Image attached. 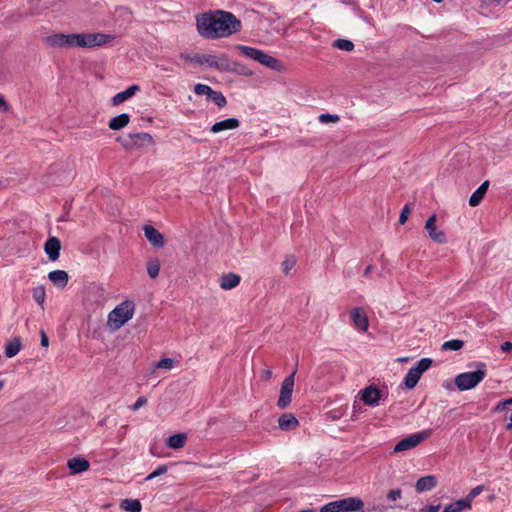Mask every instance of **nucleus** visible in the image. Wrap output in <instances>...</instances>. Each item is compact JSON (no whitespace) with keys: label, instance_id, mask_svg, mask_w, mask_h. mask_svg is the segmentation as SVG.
<instances>
[{"label":"nucleus","instance_id":"obj_48","mask_svg":"<svg viewBox=\"0 0 512 512\" xmlns=\"http://www.w3.org/2000/svg\"><path fill=\"white\" fill-rule=\"evenodd\" d=\"M236 71H238L240 74L245 75V76L252 75V72L242 65H239V69H236Z\"/></svg>","mask_w":512,"mask_h":512},{"label":"nucleus","instance_id":"obj_46","mask_svg":"<svg viewBox=\"0 0 512 512\" xmlns=\"http://www.w3.org/2000/svg\"><path fill=\"white\" fill-rule=\"evenodd\" d=\"M41 346L45 349L49 346V339L44 331H41Z\"/></svg>","mask_w":512,"mask_h":512},{"label":"nucleus","instance_id":"obj_30","mask_svg":"<svg viewBox=\"0 0 512 512\" xmlns=\"http://www.w3.org/2000/svg\"><path fill=\"white\" fill-rule=\"evenodd\" d=\"M147 273L151 278L158 277L160 273V261L157 258L150 259L147 263Z\"/></svg>","mask_w":512,"mask_h":512},{"label":"nucleus","instance_id":"obj_6","mask_svg":"<svg viewBox=\"0 0 512 512\" xmlns=\"http://www.w3.org/2000/svg\"><path fill=\"white\" fill-rule=\"evenodd\" d=\"M364 503L356 497H348L334 502H330L321 507L320 512H341V511H358L361 510Z\"/></svg>","mask_w":512,"mask_h":512},{"label":"nucleus","instance_id":"obj_8","mask_svg":"<svg viewBox=\"0 0 512 512\" xmlns=\"http://www.w3.org/2000/svg\"><path fill=\"white\" fill-rule=\"evenodd\" d=\"M431 435L429 430H424L414 434H410L407 437L400 440L394 447V452L399 453L415 448L421 442L426 440Z\"/></svg>","mask_w":512,"mask_h":512},{"label":"nucleus","instance_id":"obj_49","mask_svg":"<svg viewBox=\"0 0 512 512\" xmlns=\"http://www.w3.org/2000/svg\"><path fill=\"white\" fill-rule=\"evenodd\" d=\"M0 109L2 111H6L8 109V105L2 95H0Z\"/></svg>","mask_w":512,"mask_h":512},{"label":"nucleus","instance_id":"obj_58","mask_svg":"<svg viewBox=\"0 0 512 512\" xmlns=\"http://www.w3.org/2000/svg\"><path fill=\"white\" fill-rule=\"evenodd\" d=\"M192 58H193V57H190V56H187V57H186V59H187V60H189V61H192V60H191Z\"/></svg>","mask_w":512,"mask_h":512},{"label":"nucleus","instance_id":"obj_28","mask_svg":"<svg viewBox=\"0 0 512 512\" xmlns=\"http://www.w3.org/2000/svg\"><path fill=\"white\" fill-rule=\"evenodd\" d=\"M297 259L293 255H287L281 263V271L286 276L291 275L292 270L295 268Z\"/></svg>","mask_w":512,"mask_h":512},{"label":"nucleus","instance_id":"obj_43","mask_svg":"<svg viewBox=\"0 0 512 512\" xmlns=\"http://www.w3.org/2000/svg\"><path fill=\"white\" fill-rule=\"evenodd\" d=\"M402 492L400 489L390 490L387 494V498L390 501H396L401 498Z\"/></svg>","mask_w":512,"mask_h":512},{"label":"nucleus","instance_id":"obj_36","mask_svg":"<svg viewBox=\"0 0 512 512\" xmlns=\"http://www.w3.org/2000/svg\"><path fill=\"white\" fill-rule=\"evenodd\" d=\"M21 348L20 339L15 337L6 344L5 352H19Z\"/></svg>","mask_w":512,"mask_h":512},{"label":"nucleus","instance_id":"obj_19","mask_svg":"<svg viewBox=\"0 0 512 512\" xmlns=\"http://www.w3.org/2000/svg\"><path fill=\"white\" fill-rule=\"evenodd\" d=\"M240 125V122L236 118H227L225 120L216 122L212 125L211 131L213 133H219L225 130H233L238 128Z\"/></svg>","mask_w":512,"mask_h":512},{"label":"nucleus","instance_id":"obj_22","mask_svg":"<svg viewBox=\"0 0 512 512\" xmlns=\"http://www.w3.org/2000/svg\"><path fill=\"white\" fill-rule=\"evenodd\" d=\"M139 90H140V87L138 85L129 86L126 90L117 93L112 98V104L114 106L120 105L121 103L125 102L126 100H128L129 98L134 96L136 94V92H138Z\"/></svg>","mask_w":512,"mask_h":512},{"label":"nucleus","instance_id":"obj_53","mask_svg":"<svg viewBox=\"0 0 512 512\" xmlns=\"http://www.w3.org/2000/svg\"><path fill=\"white\" fill-rule=\"evenodd\" d=\"M398 362H406L408 361V358L407 357H403V358H399L397 359Z\"/></svg>","mask_w":512,"mask_h":512},{"label":"nucleus","instance_id":"obj_21","mask_svg":"<svg viewBox=\"0 0 512 512\" xmlns=\"http://www.w3.org/2000/svg\"><path fill=\"white\" fill-rule=\"evenodd\" d=\"M49 280L58 288H64L69 280V275L64 270H54L48 274Z\"/></svg>","mask_w":512,"mask_h":512},{"label":"nucleus","instance_id":"obj_15","mask_svg":"<svg viewBox=\"0 0 512 512\" xmlns=\"http://www.w3.org/2000/svg\"><path fill=\"white\" fill-rule=\"evenodd\" d=\"M61 250V242L57 237H50L44 244V251L49 260L56 261L59 259Z\"/></svg>","mask_w":512,"mask_h":512},{"label":"nucleus","instance_id":"obj_5","mask_svg":"<svg viewBox=\"0 0 512 512\" xmlns=\"http://www.w3.org/2000/svg\"><path fill=\"white\" fill-rule=\"evenodd\" d=\"M235 49L245 57L255 60L272 70L280 71L283 68L281 61L257 48L246 45H236Z\"/></svg>","mask_w":512,"mask_h":512},{"label":"nucleus","instance_id":"obj_13","mask_svg":"<svg viewBox=\"0 0 512 512\" xmlns=\"http://www.w3.org/2000/svg\"><path fill=\"white\" fill-rule=\"evenodd\" d=\"M360 399L368 406H376L381 398L378 387L370 385L359 392Z\"/></svg>","mask_w":512,"mask_h":512},{"label":"nucleus","instance_id":"obj_56","mask_svg":"<svg viewBox=\"0 0 512 512\" xmlns=\"http://www.w3.org/2000/svg\"><path fill=\"white\" fill-rule=\"evenodd\" d=\"M505 403L506 404H512V398L508 399Z\"/></svg>","mask_w":512,"mask_h":512},{"label":"nucleus","instance_id":"obj_16","mask_svg":"<svg viewBox=\"0 0 512 512\" xmlns=\"http://www.w3.org/2000/svg\"><path fill=\"white\" fill-rule=\"evenodd\" d=\"M241 277L236 273L223 274L219 278V286L223 290H232L240 284Z\"/></svg>","mask_w":512,"mask_h":512},{"label":"nucleus","instance_id":"obj_37","mask_svg":"<svg viewBox=\"0 0 512 512\" xmlns=\"http://www.w3.org/2000/svg\"><path fill=\"white\" fill-rule=\"evenodd\" d=\"M118 142L125 150H135L133 135L129 134L126 138H118Z\"/></svg>","mask_w":512,"mask_h":512},{"label":"nucleus","instance_id":"obj_32","mask_svg":"<svg viewBox=\"0 0 512 512\" xmlns=\"http://www.w3.org/2000/svg\"><path fill=\"white\" fill-rule=\"evenodd\" d=\"M32 296L33 299L39 304L43 305L45 298H46V292L45 288L42 285L36 286L32 290Z\"/></svg>","mask_w":512,"mask_h":512},{"label":"nucleus","instance_id":"obj_20","mask_svg":"<svg viewBox=\"0 0 512 512\" xmlns=\"http://www.w3.org/2000/svg\"><path fill=\"white\" fill-rule=\"evenodd\" d=\"M132 135L134 139L135 150L143 147L153 146L155 144L153 136L149 133L140 132Z\"/></svg>","mask_w":512,"mask_h":512},{"label":"nucleus","instance_id":"obj_26","mask_svg":"<svg viewBox=\"0 0 512 512\" xmlns=\"http://www.w3.org/2000/svg\"><path fill=\"white\" fill-rule=\"evenodd\" d=\"M186 440V434L178 433L170 436L166 441V445L171 449H180L184 447Z\"/></svg>","mask_w":512,"mask_h":512},{"label":"nucleus","instance_id":"obj_3","mask_svg":"<svg viewBox=\"0 0 512 512\" xmlns=\"http://www.w3.org/2000/svg\"><path fill=\"white\" fill-rule=\"evenodd\" d=\"M135 311L136 304L133 300H123L108 313L106 329L109 332L118 331L134 317Z\"/></svg>","mask_w":512,"mask_h":512},{"label":"nucleus","instance_id":"obj_41","mask_svg":"<svg viewBox=\"0 0 512 512\" xmlns=\"http://www.w3.org/2000/svg\"><path fill=\"white\" fill-rule=\"evenodd\" d=\"M338 120H339V117L337 115L321 114L319 116V121L321 123L337 122Z\"/></svg>","mask_w":512,"mask_h":512},{"label":"nucleus","instance_id":"obj_10","mask_svg":"<svg viewBox=\"0 0 512 512\" xmlns=\"http://www.w3.org/2000/svg\"><path fill=\"white\" fill-rule=\"evenodd\" d=\"M352 327L360 332L365 333L369 328V318L367 312L362 307H354L349 311Z\"/></svg>","mask_w":512,"mask_h":512},{"label":"nucleus","instance_id":"obj_51","mask_svg":"<svg viewBox=\"0 0 512 512\" xmlns=\"http://www.w3.org/2000/svg\"><path fill=\"white\" fill-rule=\"evenodd\" d=\"M371 271H372V265L367 266L364 271V275H366V276L369 275Z\"/></svg>","mask_w":512,"mask_h":512},{"label":"nucleus","instance_id":"obj_57","mask_svg":"<svg viewBox=\"0 0 512 512\" xmlns=\"http://www.w3.org/2000/svg\"><path fill=\"white\" fill-rule=\"evenodd\" d=\"M8 357H13L15 354H12V353H9V354H6Z\"/></svg>","mask_w":512,"mask_h":512},{"label":"nucleus","instance_id":"obj_12","mask_svg":"<svg viewBox=\"0 0 512 512\" xmlns=\"http://www.w3.org/2000/svg\"><path fill=\"white\" fill-rule=\"evenodd\" d=\"M425 230L427 231L431 240L436 243L444 244L447 242L446 234L443 230L436 227V216H430L425 223Z\"/></svg>","mask_w":512,"mask_h":512},{"label":"nucleus","instance_id":"obj_27","mask_svg":"<svg viewBox=\"0 0 512 512\" xmlns=\"http://www.w3.org/2000/svg\"><path fill=\"white\" fill-rule=\"evenodd\" d=\"M465 509H471L470 503L466 499H459L454 503L447 505L443 512H462Z\"/></svg>","mask_w":512,"mask_h":512},{"label":"nucleus","instance_id":"obj_25","mask_svg":"<svg viewBox=\"0 0 512 512\" xmlns=\"http://www.w3.org/2000/svg\"><path fill=\"white\" fill-rule=\"evenodd\" d=\"M130 122V116L127 113H122L110 119L108 127L111 130H121L126 127Z\"/></svg>","mask_w":512,"mask_h":512},{"label":"nucleus","instance_id":"obj_34","mask_svg":"<svg viewBox=\"0 0 512 512\" xmlns=\"http://www.w3.org/2000/svg\"><path fill=\"white\" fill-rule=\"evenodd\" d=\"M209 99H211L219 107H224L227 103L225 96L220 91L213 90L209 96Z\"/></svg>","mask_w":512,"mask_h":512},{"label":"nucleus","instance_id":"obj_11","mask_svg":"<svg viewBox=\"0 0 512 512\" xmlns=\"http://www.w3.org/2000/svg\"><path fill=\"white\" fill-rule=\"evenodd\" d=\"M295 374L296 370L286 377L281 384L280 396L277 402L278 407L281 409L286 408L291 403Z\"/></svg>","mask_w":512,"mask_h":512},{"label":"nucleus","instance_id":"obj_35","mask_svg":"<svg viewBox=\"0 0 512 512\" xmlns=\"http://www.w3.org/2000/svg\"><path fill=\"white\" fill-rule=\"evenodd\" d=\"M334 46L343 51H352L354 49V44L347 39L336 40Z\"/></svg>","mask_w":512,"mask_h":512},{"label":"nucleus","instance_id":"obj_23","mask_svg":"<svg viewBox=\"0 0 512 512\" xmlns=\"http://www.w3.org/2000/svg\"><path fill=\"white\" fill-rule=\"evenodd\" d=\"M278 425L281 430L289 431L295 429L299 425V421L294 415L285 413L279 418Z\"/></svg>","mask_w":512,"mask_h":512},{"label":"nucleus","instance_id":"obj_9","mask_svg":"<svg viewBox=\"0 0 512 512\" xmlns=\"http://www.w3.org/2000/svg\"><path fill=\"white\" fill-rule=\"evenodd\" d=\"M192 61L206 65L210 68H215L220 71H226L229 69L228 61L226 56H216L212 54L195 55L191 59Z\"/></svg>","mask_w":512,"mask_h":512},{"label":"nucleus","instance_id":"obj_60","mask_svg":"<svg viewBox=\"0 0 512 512\" xmlns=\"http://www.w3.org/2000/svg\"><path fill=\"white\" fill-rule=\"evenodd\" d=\"M511 459H512V451H511Z\"/></svg>","mask_w":512,"mask_h":512},{"label":"nucleus","instance_id":"obj_14","mask_svg":"<svg viewBox=\"0 0 512 512\" xmlns=\"http://www.w3.org/2000/svg\"><path fill=\"white\" fill-rule=\"evenodd\" d=\"M144 235L149 243L156 248H162L165 244L164 236L152 225H145Z\"/></svg>","mask_w":512,"mask_h":512},{"label":"nucleus","instance_id":"obj_54","mask_svg":"<svg viewBox=\"0 0 512 512\" xmlns=\"http://www.w3.org/2000/svg\"><path fill=\"white\" fill-rule=\"evenodd\" d=\"M444 387H445L446 389H449V390H452V389H453V387H452L450 384H447V385H445Z\"/></svg>","mask_w":512,"mask_h":512},{"label":"nucleus","instance_id":"obj_38","mask_svg":"<svg viewBox=\"0 0 512 512\" xmlns=\"http://www.w3.org/2000/svg\"><path fill=\"white\" fill-rule=\"evenodd\" d=\"M212 91V88L206 84L198 83L194 86V92L197 95H206L209 98Z\"/></svg>","mask_w":512,"mask_h":512},{"label":"nucleus","instance_id":"obj_50","mask_svg":"<svg viewBox=\"0 0 512 512\" xmlns=\"http://www.w3.org/2000/svg\"><path fill=\"white\" fill-rule=\"evenodd\" d=\"M271 375H272L271 370L266 369V370L263 371L262 377H263V379L268 380L271 377Z\"/></svg>","mask_w":512,"mask_h":512},{"label":"nucleus","instance_id":"obj_40","mask_svg":"<svg viewBox=\"0 0 512 512\" xmlns=\"http://www.w3.org/2000/svg\"><path fill=\"white\" fill-rule=\"evenodd\" d=\"M168 468H167V465H160L155 471H153L152 473H150L146 478L145 480L146 481H150L160 475H163L167 472Z\"/></svg>","mask_w":512,"mask_h":512},{"label":"nucleus","instance_id":"obj_4","mask_svg":"<svg viewBox=\"0 0 512 512\" xmlns=\"http://www.w3.org/2000/svg\"><path fill=\"white\" fill-rule=\"evenodd\" d=\"M475 367L474 371L460 373L454 378V386L459 391L475 388L486 377L487 369L484 363L478 362Z\"/></svg>","mask_w":512,"mask_h":512},{"label":"nucleus","instance_id":"obj_42","mask_svg":"<svg viewBox=\"0 0 512 512\" xmlns=\"http://www.w3.org/2000/svg\"><path fill=\"white\" fill-rule=\"evenodd\" d=\"M409 213H410V208L408 205H405L400 213V216H399L400 224H404L407 221Z\"/></svg>","mask_w":512,"mask_h":512},{"label":"nucleus","instance_id":"obj_17","mask_svg":"<svg viewBox=\"0 0 512 512\" xmlns=\"http://www.w3.org/2000/svg\"><path fill=\"white\" fill-rule=\"evenodd\" d=\"M67 466L71 474H79L89 469L90 463L83 457H74L68 460Z\"/></svg>","mask_w":512,"mask_h":512},{"label":"nucleus","instance_id":"obj_33","mask_svg":"<svg viewBox=\"0 0 512 512\" xmlns=\"http://www.w3.org/2000/svg\"><path fill=\"white\" fill-rule=\"evenodd\" d=\"M176 361L172 358H163L153 364V369H166L170 370L174 367Z\"/></svg>","mask_w":512,"mask_h":512},{"label":"nucleus","instance_id":"obj_18","mask_svg":"<svg viewBox=\"0 0 512 512\" xmlns=\"http://www.w3.org/2000/svg\"><path fill=\"white\" fill-rule=\"evenodd\" d=\"M437 485L436 477L433 475H427L419 478L415 484V489L417 492L422 493L426 491H430L435 488Z\"/></svg>","mask_w":512,"mask_h":512},{"label":"nucleus","instance_id":"obj_55","mask_svg":"<svg viewBox=\"0 0 512 512\" xmlns=\"http://www.w3.org/2000/svg\"><path fill=\"white\" fill-rule=\"evenodd\" d=\"M3 387H4V382L0 381V391L3 389Z\"/></svg>","mask_w":512,"mask_h":512},{"label":"nucleus","instance_id":"obj_45","mask_svg":"<svg viewBox=\"0 0 512 512\" xmlns=\"http://www.w3.org/2000/svg\"><path fill=\"white\" fill-rule=\"evenodd\" d=\"M440 510V505H426L422 508V512H438Z\"/></svg>","mask_w":512,"mask_h":512},{"label":"nucleus","instance_id":"obj_31","mask_svg":"<svg viewBox=\"0 0 512 512\" xmlns=\"http://www.w3.org/2000/svg\"><path fill=\"white\" fill-rule=\"evenodd\" d=\"M463 347H464V342L460 339L449 340V341L444 342L441 345L442 350L458 351V350H461Z\"/></svg>","mask_w":512,"mask_h":512},{"label":"nucleus","instance_id":"obj_7","mask_svg":"<svg viewBox=\"0 0 512 512\" xmlns=\"http://www.w3.org/2000/svg\"><path fill=\"white\" fill-rule=\"evenodd\" d=\"M432 360L430 358H422L417 365L410 368L404 378V385L408 389L414 388L420 380L422 374L430 368Z\"/></svg>","mask_w":512,"mask_h":512},{"label":"nucleus","instance_id":"obj_47","mask_svg":"<svg viewBox=\"0 0 512 512\" xmlns=\"http://www.w3.org/2000/svg\"><path fill=\"white\" fill-rule=\"evenodd\" d=\"M500 348L503 352H509L510 350H512V342L506 341L501 344Z\"/></svg>","mask_w":512,"mask_h":512},{"label":"nucleus","instance_id":"obj_29","mask_svg":"<svg viewBox=\"0 0 512 512\" xmlns=\"http://www.w3.org/2000/svg\"><path fill=\"white\" fill-rule=\"evenodd\" d=\"M121 508L128 512H140L141 511V503L136 499H125L121 503Z\"/></svg>","mask_w":512,"mask_h":512},{"label":"nucleus","instance_id":"obj_39","mask_svg":"<svg viewBox=\"0 0 512 512\" xmlns=\"http://www.w3.org/2000/svg\"><path fill=\"white\" fill-rule=\"evenodd\" d=\"M483 490H484L483 485L474 487L465 497L466 501H468V503H470V505L472 506V501L474 500V498H476L478 495H480Z\"/></svg>","mask_w":512,"mask_h":512},{"label":"nucleus","instance_id":"obj_1","mask_svg":"<svg viewBox=\"0 0 512 512\" xmlns=\"http://www.w3.org/2000/svg\"><path fill=\"white\" fill-rule=\"evenodd\" d=\"M196 28L205 39L230 37L241 31V21L231 12L214 10L196 16Z\"/></svg>","mask_w":512,"mask_h":512},{"label":"nucleus","instance_id":"obj_2","mask_svg":"<svg viewBox=\"0 0 512 512\" xmlns=\"http://www.w3.org/2000/svg\"><path fill=\"white\" fill-rule=\"evenodd\" d=\"M114 40V36L101 32L54 33L44 38V43L53 49L94 48Z\"/></svg>","mask_w":512,"mask_h":512},{"label":"nucleus","instance_id":"obj_24","mask_svg":"<svg viewBox=\"0 0 512 512\" xmlns=\"http://www.w3.org/2000/svg\"><path fill=\"white\" fill-rule=\"evenodd\" d=\"M489 186V181H484L477 189L476 191L470 196L469 198V205L472 207H475L480 204V202L483 200L487 189Z\"/></svg>","mask_w":512,"mask_h":512},{"label":"nucleus","instance_id":"obj_52","mask_svg":"<svg viewBox=\"0 0 512 512\" xmlns=\"http://www.w3.org/2000/svg\"><path fill=\"white\" fill-rule=\"evenodd\" d=\"M506 429L512 431V413L510 416V422L507 424Z\"/></svg>","mask_w":512,"mask_h":512},{"label":"nucleus","instance_id":"obj_59","mask_svg":"<svg viewBox=\"0 0 512 512\" xmlns=\"http://www.w3.org/2000/svg\"><path fill=\"white\" fill-rule=\"evenodd\" d=\"M433 1H434V2H436V3H440V2H442L443 0H433Z\"/></svg>","mask_w":512,"mask_h":512},{"label":"nucleus","instance_id":"obj_44","mask_svg":"<svg viewBox=\"0 0 512 512\" xmlns=\"http://www.w3.org/2000/svg\"><path fill=\"white\" fill-rule=\"evenodd\" d=\"M147 403V399L143 396L139 397L137 401L132 405V410L137 411L139 408Z\"/></svg>","mask_w":512,"mask_h":512}]
</instances>
